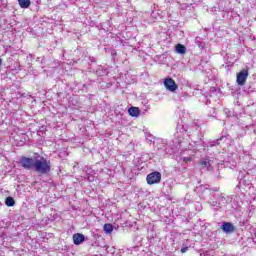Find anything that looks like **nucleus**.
Wrapping results in <instances>:
<instances>
[{"label": "nucleus", "instance_id": "1", "mask_svg": "<svg viewBox=\"0 0 256 256\" xmlns=\"http://www.w3.org/2000/svg\"><path fill=\"white\" fill-rule=\"evenodd\" d=\"M34 170L40 175H47L51 172V162L47 161V159L43 157L36 159V162L34 163Z\"/></svg>", "mask_w": 256, "mask_h": 256}, {"label": "nucleus", "instance_id": "2", "mask_svg": "<svg viewBox=\"0 0 256 256\" xmlns=\"http://www.w3.org/2000/svg\"><path fill=\"white\" fill-rule=\"evenodd\" d=\"M36 160L37 159L23 156L20 158V165L21 167H23V169H26L27 171H31V169L35 168Z\"/></svg>", "mask_w": 256, "mask_h": 256}, {"label": "nucleus", "instance_id": "3", "mask_svg": "<svg viewBox=\"0 0 256 256\" xmlns=\"http://www.w3.org/2000/svg\"><path fill=\"white\" fill-rule=\"evenodd\" d=\"M214 199H216V201H212L214 207L227 205V203H229V196H226L224 193L214 194Z\"/></svg>", "mask_w": 256, "mask_h": 256}, {"label": "nucleus", "instance_id": "4", "mask_svg": "<svg viewBox=\"0 0 256 256\" xmlns=\"http://www.w3.org/2000/svg\"><path fill=\"white\" fill-rule=\"evenodd\" d=\"M164 87L170 93H175L177 89H179V86L177 85L175 80H173V78L171 77H168L164 80Z\"/></svg>", "mask_w": 256, "mask_h": 256}, {"label": "nucleus", "instance_id": "5", "mask_svg": "<svg viewBox=\"0 0 256 256\" xmlns=\"http://www.w3.org/2000/svg\"><path fill=\"white\" fill-rule=\"evenodd\" d=\"M146 181L148 185H157V183H161V174L160 172L154 171L147 175Z\"/></svg>", "mask_w": 256, "mask_h": 256}, {"label": "nucleus", "instance_id": "6", "mask_svg": "<svg viewBox=\"0 0 256 256\" xmlns=\"http://www.w3.org/2000/svg\"><path fill=\"white\" fill-rule=\"evenodd\" d=\"M247 77H249V70L243 69L237 74V79H236L237 84L240 86L245 85L247 81Z\"/></svg>", "mask_w": 256, "mask_h": 256}, {"label": "nucleus", "instance_id": "7", "mask_svg": "<svg viewBox=\"0 0 256 256\" xmlns=\"http://www.w3.org/2000/svg\"><path fill=\"white\" fill-rule=\"evenodd\" d=\"M194 191L195 193H197V195H199V197H202V199H205V195L209 193V186L199 185L195 187Z\"/></svg>", "mask_w": 256, "mask_h": 256}, {"label": "nucleus", "instance_id": "8", "mask_svg": "<svg viewBox=\"0 0 256 256\" xmlns=\"http://www.w3.org/2000/svg\"><path fill=\"white\" fill-rule=\"evenodd\" d=\"M202 169H206L207 171H213V161L209 158H202L199 162Z\"/></svg>", "mask_w": 256, "mask_h": 256}, {"label": "nucleus", "instance_id": "9", "mask_svg": "<svg viewBox=\"0 0 256 256\" xmlns=\"http://www.w3.org/2000/svg\"><path fill=\"white\" fill-rule=\"evenodd\" d=\"M221 229L224 233H233V231H235V226L230 222H223Z\"/></svg>", "mask_w": 256, "mask_h": 256}, {"label": "nucleus", "instance_id": "10", "mask_svg": "<svg viewBox=\"0 0 256 256\" xmlns=\"http://www.w3.org/2000/svg\"><path fill=\"white\" fill-rule=\"evenodd\" d=\"M73 243L74 245H81V243H85V235L81 233H76L73 235Z\"/></svg>", "mask_w": 256, "mask_h": 256}, {"label": "nucleus", "instance_id": "11", "mask_svg": "<svg viewBox=\"0 0 256 256\" xmlns=\"http://www.w3.org/2000/svg\"><path fill=\"white\" fill-rule=\"evenodd\" d=\"M175 50L179 55H185V53H187V47H185L183 44H177L175 46Z\"/></svg>", "mask_w": 256, "mask_h": 256}, {"label": "nucleus", "instance_id": "12", "mask_svg": "<svg viewBox=\"0 0 256 256\" xmlns=\"http://www.w3.org/2000/svg\"><path fill=\"white\" fill-rule=\"evenodd\" d=\"M128 113L131 117H139L141 111L139 110L138 107H130L128 109Z\"/></svg>", "mask_w": 256, "mask_h": 256}, {"label": "nucleus", "instance_id": "13", "mask_svg": "<svg viewBox=\"0 0 256 256\" xmlns=\"http://www.w3.org/2000/svg\"><path fill=\"white\" fill-rule=\"evenodd\" d=\"M21 9H29L31 7V0H17Z\"/></svg>", "mask_w": 256, "mask_h": 256}, {"label": "nucleus", "instance_id": "14", "mask_svg": "<svg viewBox=\"0 0 256 256\" xmlns=\"http://www.w3.org/2000/svg\"><path fill=\"white\" fill-rule=\"evenodd\" d=\"M5 205L7 207H14L15 206V199L13 197H7L5 200Z\"/></svg>", "mask_w": 256, "mask_h": 256}, {"label": "nucleus", "instance_id": "15", "mask_svg": "<svg viewBox=\"0 0 256 256\" xmlns=\"http://www.w3.org/2000/svg\"><path fill=\"white\" fill-rule=\"evenodd\" d=\"M195 44L200 48V49H205V44L201 40V37H196L195 38Z\"/></svg>", "mask_w": 256, "mask_h": 256}, {"label": "nucleus", "instance_id": "16", "mask_svg": "<svg viewBox=\"0 0 256 256\" xmlns=\"http://www.w3.org/2000/svg\"><path fill=\"white\" fill-rule=\"evenodd\" d=\"M104 231L107 234L113 233V224H105L104 225Z\"/></svg>", "mask_w": 256, "mask_h": 256}, {"label": "nucleus", "instance_id": "17", "mask_svg": "<svg viewBox=\"0 0 256 256\" xmlns=\"http://www.w3.org/2000/svg\"><path fill=\"white\" fill-rule=\"evenodd\" d=\"M176 129H177V131H179L180 136H182L183 133L187 132V130H185V126H183V125H178Z\"/></svg>", "mask_w": 256, "mask_h": 256}, {"label": "nucleus", "instance_id": "18", "mask_svg": "<svg viewBox=\"0 0 256 256\" xmlns=\"http://www.w3.org/2000/svg\"><path fill=\"white\" fill-rule=\"evenodd\" d=\"M225 139V136H221L219 139H216L213 144H211V147H214V145H219L220 141H223Z\"/></svg>", "mask_w": 256, "mask_h": 256}, {"label": "nucleus", "instance_id": "19", "mask_svg": "<svg viewBox=\"0 0 256 256\" xmlns=\"http://www.w3.org/2000/svg\"><path fill=\"white\" fill-rule=\"evenodd\" d=\"M180 251H181V253H187V251H189V246H187V245H185V243H183Z\"/></svg>", "mask_w": 256, "mask_h": 256}, {"label": "nucleus", "instance_id": "20", "mask_svg": "<svg viewBox=\"0 0 256 256\" xmlns=\"http://www.w3.org/2000/svg\"><path fill=\"white\" fill-rule=\"evenodd\" d=\"M217 192H219V188L218 187H215L213 189L208 190V193H210V195H213V196L215 195L213 193H217Z\"/></svg>", "mask_w": 256, "mask_h": 256}, {"label": "nucleus", "instance_id": "21", "mask_svg": "<svg viewBox=\"0 0 256 256\" xmlns=\"http://www.w3.org/2000/svg\"><path fill=\"white\" fill-rule=\"evenodd\" d=\"M185 163H189V161H193L192 157H183L182 158Z\"/></svg>", "mask_w": 256, "mask_h": 256}, {"label": "nucleus", "instance_id": "22", "mask_svg": "<svg viewBox=\"0 0 256 256\" xmlns=\"http://www.w3.org/2000/svg\"><path fill=\"white\" fill-rule=\"evenodd\" d=\"M224 113L227 115V117H230L231 116V114H229V113H231L230 111H229V109H224Z\"/></svg>", "mask_w": 256, "mask_h": 256}, {"label": "nucleus", "instance_id": "23", "mask_svg": "<svg viewBox=\"0 0 256 256\" xmlns=\"http://www.w3.org/2000/svg\"><path fill=\"white\" fill-rule=\"evenodd\" d=\"M89 59H90L91 63H96V61H97V60L95 59V57H90Z\"/></svg>", "mask_w": 256, "mask_h": 256}, {"label": "nucleus", "instance_id": "24", "mask_svg": "<svg viewBox=\"0 0 256 256\" xmlns=\"http://www.w3.org/2000/svg\"><path fill=\"white\" fill-rule=\"evenodd\" d=\"M3 65V60L0 58V67Z\"/></svg>", "mask_w": 256, "mask_h": 256}, {"label": "nucleus", "instance_id": "25", "mask_svg": "<svg viewBox=\"0 0 256 256\" xmlns=\"http://www.w3.org/2000/svg\"><path fill=\"white\" fill-rule=\"evenodd\" d=\"M96 73H97V75H103V74H101V72L99 70Z\"/></svg>", "mask_w": 256, "mask_h": 256}]
</instances>
